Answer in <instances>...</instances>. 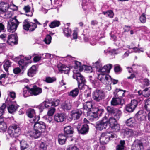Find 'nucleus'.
Returning a JSON list of instances; mask_svg holds the SVG:
<instances>
[{"instance_id": "f257e3e1", "label": "nucleus", "mask_w": 150, "mask_h": 150, "mask_svg": "<svg viewBox=\"0 0 150 150\" xmlns=\"http://www.w3.org/2000/svg\"><path fill=\"white\" fill-rule=\"evenodd\" d=\"M33 127V130L29 132L28 135L35 139L39 137L42 132L46 128L45 123L42 121H40L35 123Z\"/></svg>"}, {"instance_id": "f03ea898", "label": "nucleus", "mask_w": 150, "mask_h": 150, "mask_svg": "<svg viewBox=\"0 0 150 150\" xmlns=\"http://www.w3.org/2000/svg\"><path fill=\"white\" fill-rule=\"evenodd\" d=\"M75 66L73 70L74 74L73 78L76 79L78 83H85V80L84 77L79 73V71H82L84 65L82 66L80 62L76 61L75 62Z\"/></svg>"}, {"instance_id": "7ed1b4c3", "label": "nucleus", "mask_w": 150, "mask_h": 150, "mask_svg": "<svg viewBox=\"0 0 150 150\" xmlns=\"http://www.w3.org/2000/svg\"><path fill=\"white\" fill-rule=\"evenodd\" d=\"M104 111L103 109L98 108H92L87 112L88 118L91 121L96 120L101 116Z\"/></svg>"}, {"instance_id": "20e7f679", "label": "nucleus", "mask_w": 150, "mask_h": 150, "mask_svg": "<svg viewBox=\"0 0 150 150\" xmlns=\"http://www.w3.org/2000/svg\"><path fill=\"white\" fill-rule=\"evenodd\" d=\"M117 137V135L112 132L103 133L100 138V143L102 144H105L109 142L110 138H116Z\"/></svg>"}, {"instance_id": "39448f33", "label": "nucleus", "mask_w": 150, "mask_h": 150, "mask_svg": "<svg viewBox=\"0 0 150 150\" xmlns=\"http://www.w3.org/2000/svg\"><path fill=\"white\" fill-rule=\"evenodd\" d=\"M19 23V22L16 18V16L10 19L8 22V31L11 33L15 32L18 26Z\"/></svg>"}, {"instance_id": "423d86ee", "label": "nucleus", "mask_w": 150, "mask_h": 150, "mask_svg": "<svg viewBox=\"0 0 150 150\" xmlns=\"http://www.w3.org/2000/svg\"><path fill=\"white\" fill-rule=\"evenodd\" d=\"M8 132L11 137L16 138L21 134L20 128L17 125H13L9 127Z\"/></svg>"}, {"instance_id": "0eeeda50", "label": "nucleus", "mask_w": 150, "mask_h": 150, "mask_svg": "<svg viewBox=\"0 0 150 150\" xmlns=\"http://www.w3.org/2000/svg\"><path fill=\"white\" fill-rule=\"evenodd\" d=\"M105 94L102 90L96 89L93 93V98L96 101L99 102L105 98Z\"/></svg>"}, {"instance_id": "6e6552de", "label": "nucleus", "mask_w": 150, "mask_h": 150, "mask_svg": "<svg viewBox=\"0 0 150 150\" xmlns=\"http://www.w3.org/2000/svg\"><path fill=\"white\" fill-rule=\"evenodd\" d=\"M98 79L103 83H107V81H111L113 84L117 83L118 81L117 80L112 79L110 76L108 75L100 74L98 75Z\"/></svg>"}, {"instance_id": "1a4fd4ad", "label": "nucleus", "mask_w": 150, "mask_h": 150, "mask_svg": "<svg viewBox=\"0 0 150 150\" xmlns=\"http://www.w3.org/2000/svg\"><path fill=\"white\" fill-rule=\"evenodd\" d=\"M23 25L24 30L30 31H33L37 27V25L35 23L29 22L27 20H25L23 22Z\"/></svg>"}, {"instance_id": "9d476101", "label": "nucleus", "mask_w": 150, "mask_h": 150, "mask_svg": "<svg viewBox=\"0 0 150 150\" xmlns=\"http://www.w3.org/2000/svg\"><path fill=\"white\" fill-rule=\"evenodd\" d=\"M107 117L105 116L100 121L97 122L96 126V129L101 131L105 129L107 126Z\"/></svg>"}, {"instance_id": "9b49d317", "label": "nucleus", "mask_w": 150, "mask_h": 150, "mask_svg": "<svg viewBox=\"0 0 150 150\" xmlns=\"http://www.w3.org/2000/svg\"><path fill=\"white\" fill-rule=\"evenodd\" d=\"M112 67V65L109 64L104 66L103 67H101L98 69H96L97 71L100 73V74H98V77L100 74L108 75L107 74L110 72Z\"/></svg>"}, {"instance_id": "f8f14e48", "label": "nucleus", "mask_w": 150, "mask_h": 150, "mask_svg": "<svg viewBox=\"0 0 150 150\" xmlns=\"http://www.w3.org/2000/svg\"><path fill=\"white\" fill-rule=\"evenodd\" d=\"M18 38L16 34L9 35L7 38L6 42L9 45H13L17 44Z\"/></svg>"}, {"instance_id": "ddd939ff", "label": "nucleus", "mask_w": 150, "mask_h": 150, "mask_svg": "<svg viewBox=\"0 0 150 150\" xmlns=\"http://www.w3.org/2000/svg\"><path fill=\"white\" fill-rule=\"evenodd\" d=\"M31 58V57L29 55L25 58H22L18 61V64L20 67L22 69H25L28 63V61Z\"/></svg>"}, {"instance_id": "4468645a", "label": "nucleus", "mask_w": 150, "mask_h": 150, "mask_svg": "<svg viewBox=\"0 0 150 150\" xmlns=\"http://www.w3.org/2000/svg\"><path fill=\"white\" fill-rule=\"evenodd\" d=\"M137 105L136 100H132L131 103L127 105L125 108V110L128 112H132L134 110Z\"/></svg>"}, {"instance_id": "2eb2a0df", "label": "nucleus", "mask_w": 150, "mask_h": 150, "mask_svg": "<svg viewBox=\"0 0 150 150\" xmlns=\"http://www.w3.org/2000/svg\"><path fill=\"white\" fill-rule=\"evenodd\" d=\"M64 132L66 135H69V137H68L69 141H72L73 139L72 138L71 135L74 133L73 128L71 126H68L64 128Z\"/></svg>"}, {"instance_id": "dca6fc26", "label": "nucleus", "mask_w": 150, "mask_h": 150, "mask_svg": "<svg viewBox=\"0 0 150 150\" xmlns=\"http://www.w3.org/2000/svg\"><path fill=\"white\" fill-rule=\"evenodd\" d=\"M82 111L80 109H78L71 111L70 116L74 120H77L79 119L82 114Z\"/></svg>"}, {"instance_id": "f3484780", "label": "nucleus", "mask_w": 150, "mask_h": 150, "mask_svg": "<svg viewBox=\"0 0 150 150\" xmlns=\"http://www.w3.org/2000/svg\"><path fill=\"white\" fill-rule=\"evenodd\" d=\"M132 150H143V147L142 143L135 141L132 146Z\"/></svg>"}, {"instance_id": "a211bd4d", "label": "nucleus", "mask_w": 150, "mask_h": 150, "mask_svg": "<svg viewBox=\"0 0 150 150\" xmlns=\"http://www.w3.org/2000/svg\"><path fill=\"white\" fill-rule=\"evenodd\" d=\"M57 67L58 68L59 71L61 72L62 73H64L67 74L68 73L70 70V69L69 67L62 64H58L57 66Z\"/></svg>"}, {"instance_id": "6ab92c4d", "label": "nucleus", "mask_w": 150, "mask_h": 150, "mask_svg": "<svg viewBox=\"0 0 150 150\" xmlns=\"http://www.w3.org/2000/svg\"><path fill=\"white\" fill-rule=\"evenodd\" d=\"M124 135L127 137H132L134 134V131L129 128H126L123 130Z\"/></svg>"}, {"instance_id": "aec40b11", "label": "nucleus", "mask_w": 150, "mask_h": 150, "mask_svg": "<svg viewBox=\"0 0 150 150\" xmlns=\"http://www.w3.org/2000/svg\"><path fill=\"white\" fill-rule=\"evenodd\" d=\"M136 115L138 120L141 121L146 119V114L143 110H140L138 112Z\"/></svg>"}, {"instance_id": "412c9836", "label": "nucleus", "mask_w": 150, "mask_h": 150, "mask_svg": "<svg viewBox=\"0 0 150 150\" xmlns=\"http://www.w3.org/2000/svg\"><path fill=\"white\" fill-rule=\"evenodd\" d=\"M9 8L8 4L7 3L1 2L0 3V13L6 12Z\"/></svg>"}, {"instance_id": "4be33fe9", "label": "nucleus", "mask_w": 150, "mask_h": 150, "mask_svg": "<svg viewBox=\"0 0 150 150\" xmlns=\"http://www.w3.org/2000/svg\"><path fill=\"white\" fill-rule=\"evenodd\" d=\"M15 102H11V103L8 104L10 105L8 108V109L9 113L12 114L18 108L17 106L16 105Z\"/></svg>"}, {"instance_id": "5701e85b", "label": "nucleus", "mask_w": 150, "mask_h": 150, "mask_svg": "<svg viewBox=\"0 0 150 150\" xmlns=\"http://www.w3.org/2000/svg\"><path fill=\"white\" fill-rule=\"evenodd\" d=\"M37 68L35 65L32 66L28 71L27 75L30 77H32L36 74Z\"/></svg>"}, {"instance_id": "b1692460", "label": "nucleus", "mask_w": 150, "mask_h": 150, "mask_svg": "<svg viewBox=\"0 0 150 150\" xmlns=\"http://www.w3.org/2000/svg\"><path fill=\"white\" fill-rule=\"evenodd\" d=\"M32 96L33 95L36 96L40 94L42 92V90L41 88L38 87L36 86H33V88H31Z\"/></svg>"}, {"instance_id": "393cba45", "label": "nucleus", "mask_w": 150, "mask_h": 150, "mask_svg": "<svg viewBox=\"0 0 150 150\" xmlns=\"http://www.w3.org/2000/svg\"><path fill=\"white\" fill-rule=\"evenodd\" d=\"M32 93L31 88H30L28 86H25L23 89V95L25 97L32 96Z\"/></svg>"}, {"instance_id": "a878e982", "label": "nucleus", "mask_w": 150, "mask_h": 150, "mask_svg": "<svg viewBox=\"0 0 150 150\" xmlns=\"http://www.w3.org/2000/svg\"><path fill=\"white\" fill-rule=\"evenodd\" d=\"M68 137H67L63 134H59L58 137V141L59 143L61 145L64 144L66 142V140L68 139Z\"/></svg>"}, {"instance_id": "bb28decb", "label": "nucleus", "mask_w": 150, "mask_h": 150, "mask_svg": "<svg viewBox=\"0 0 150 150\" xmlns=\"http://www.w3.org/2000/svg\"><path fill=\"white\" fill-rule=\"evenodd\" d=\"M16 97V93L14 92H10L8 96L6 99V103H11L12 100H14Z\"/></svg>"}, {"instance_id": "cd10ccee", "label": "nucleus", "mask_w": 150, "mask_h": 150, "mask_svg": "<svg viewBox=\"0 0 150 150\" xmlns=\"http://www.w3.org/2000/svg\"><path fill=\"white\" fill-rule=\"evenodd\" d=\"M122 100L119 97L113 98L111 101V105L116 106L121 104Z\"/></svg>"}, {"instance_id": "c85d7f7f", "label": "nucleus", "mask_w": 150, "mask_h": 150, "mask_svg": "<svg viewBox=\"0 0 150 150\" xmlns=\"http://www.w3.org/2000/svg\"><path fill=\"white\" fill-rule=\"evenodd\" d=\"M64 117V115L63 114H57L54 116V120L57 122H63Z\"/></svg>"}, {"instance_id": "c756f323", "label": "nucleus", "mask_w": 150, "mask_h": 150, "mask_svg": "<svg viewBox=\"0 0 150 150\" xmlns=\"http://www.w3.org/2000/svg\"><path fill=\"white\" fill-rule=\"evenodd\" d=\"M89 130L88 126L87 125H83L82 127L79 130L78 132L79 133L82 134H85L87 133Z\"/></svg>"}, {"instance_id": "7c9ffc66", "label": "nucleus", "mask_w": 150, "mask_h": 150, "mask_svg": "<svg viewBox=\"0 0 150 150\" xmlns=\"http://www.w3.org/2000/svg\"><path fill=\"white\" fill-rule=\"evenodd\" d=\"M61 108L65 111H67L71 109V103L68 102L63 103L61 105Z\"/></svg>"}, {"instance_id": "2f4dec72", "label": "nucleus", "mask_w": 150, "mask_h": 150, "mask_svg": "<svg viewBox=\"0 0 150 150\" xmlns=\"http://www.w3.org/2000/svg\"><path fill=\"white\" fill-rule=\"evenodd\" d=\"M107 120V124L108 123L110 127H112L113 126L117 123V120L113 117H110L108 120Z\"/></svg>"}, {"instance_id": "473e14b6", "label": "nucleus", "mask_w": 150, "mask_h": 150, "mask_svg": "<svg viewBox=\"0 0 150 150\" xmlns=\"http://www.w3.org/2000/svg\"><path fill=\"white\" fill-rule=\"evenodd\" d=\"M126 91H123L122 89H116L114 92V94L115 95H116L117 96L119 97H122L124 96L125 92Z\"/></svg>"}, {"instance_id": "72a5a7b5", "label": "nucleus", "mask_w": 150, "mask_h": 150, "mask_svg": "<svg viewBox=\"0 0 150 150\" xmlns=\"http://www.w3.org/2000/svg\"><path fill=\"white\" fill-rule=\"evenodd\" d=\"M79 92V90L78 88H76L74 89L68 93L69 96L73 97H76L78 95Z\"/></svg>"}, {"instance_id": "f704fd0d", "label": "nucleus", "mask_w": 150, "mask_h": 150, "mask_svg": "<svg viewBox=\"0 0 150 150\" xmlns=\"http://www.w3.org/2000/svg\"><path fill=\"white\" fill-rule=\"evenodd\" d=\"M7 128L6 123L0 118V132L5 131L6 129Z\"/></svg>"}, {"instance_id": "c9c22d12", "label": "nucleus", "mask_w": 150, "mask_h": 150, "mask_svg": "<svg viewBox=\"0 0 150 150\" xmlns=\"http://www.w3.org/2000/svg\"><path fill=\"white\" fill-rule=\"evenodd\" d=\"M144 109L147 111H150V99L144 100Z\"/></svg>"}, {"instance_id": "e433bc0d", "label": "nucleus", "mask_w": 150, "mask_h": 150, "mask_svg": "<svg viewBox=\"0 0 150 150\" xmlns=\"http://www.w3.org/2000/svg\"><path fill=\"white\" fill-rule=\"evenodd\" d=\"M25 12L27 13L26 15L29 16H31L33 15V12L32 11L30 12V7L29 5L25 6L23 8Z\"/></svg>"}, {"instance_id": "4c0bfd02", "label": "nucleus", "mask_w": 150, "mask_h": 150, "mask_svg": "<svg viewBox=\"0 0 150 150\" xmlns=\"http://www.w3.org/2000/svg\"><path fill=\"white\" fill-rule=\"evenodd\" d=\"M121 113L122 112L120 110L117 109L115 112L112 115V117H114V118H115V120H117L121 116Z\"/></svg>"}, {"instance_id": "58836bf2", "label": "nucleus", "mask_w": 150, "mask_h": 150, "mask_svg": "<svg viewBox=\"0 0 150 150\" xmlns=\"http://www.w3.org/2000/svg\"><path fill=\"white\" fill-rule=\"evenodd\" d=\"M26 114L28 117L30 118L33 117L35 115V110L32 109H28L27 111Z\"/></svg>"}, {"instance_id": "ea45409f", "label": "nucleus", "mask_w": 150, "mask_h": 150, "mask_svg": "<svg viewBox=\"0 0 150 150\" xmlns=\"http://www.w3.org/2000/svg\"><path fill=\"white\" fill-rule=\"evenodd\" d=\"M126 123L128 126H133L135 124V120L134 118L131 117L127 119L126 121Z\"/></svg>"}, {"instance_id": "a19ab883", "label": "nucleus", "mask_w": 150, "mask_h": 150, "mask_svg": "<svg viewBox=\"0 0 150 150\" xmlns=\"http://www.w3.org/2000/svg\"><path fill=\"white\" fill-rule=\"evenodd\" d=\"M56 80V78L55 77H50L47 76L46 77L44 81L48 83H51L55 82Z\"/></svg>"}, {"instance_id": "79ce46f5", "label": "nucleus", "mask_w": 150, "mask_h": 150, "mask_svg": "<svg viewBox=\"0 0 150 150\" xmlns=\"http://www.w3.org/2000/svg\"><path fill=\"white\" fill-rule=\"evenodd\" d=\"M84 108L87 110L91 109L92 107V105L91 102L90 101H87L83 104Z\"/></svg>"}, {"instance_id": "37998d69", "label": "nucleus", "mask_w": 150, "mask_h": 150, "mask_svg": "<svg viewBox=\"0 0 150 150\" xmlns=\"http://www.w3.org/2000/svg\"><path fill=\"white\" fill-rule=\"evenodd\" d=\"M120 144L118 145L116 147V150H125L124 145L125 144V141L121 140Z\"/></svg>"}, {"instance_id": "c03bdc74", "label": "nucleus", "mask_w": 150, "mask_h": 150, "mask_svg": "<svg viewBox=\"0 0 150 150\" xmlns=\"http://www.w3.org/2000/svg\"><path fill=\"white\" fill-rule=\"evenodd\" d=\"M20 144L21 148V150H24L28 147V145L27 142L25 140H22L20 142Z\"/></svg>"}, {"instance_id": "a18cd8bd", "label": "nucleus", "mask_w": 150, "mask_h": 150, "mask_svg": "<svg viewBox=\"0 0 150 150\" xmlns=\"http://www.w3.org/2000/svg\"><path fill=\"white\" fill-rule=\"evenodd\" d=\"M60 24V22L59 21L55 20L52 22L49 25V26L51 28H53L55 27L58 26Z\"/></svg>"}, {"instance_id": "49530a36", "label": "nucleus", "mask_w": 150, "mask_h": 150, "mask_svg": "<svg viewBox=\"0 0 150 150\" xmlns=\"http://www.w3.org/2000/svg\"><path fill=\"white\" fill-rule=\"evenodd\" d=\"M142 94L144 97H149L150 96V87L144 90L142 92Z\"/></svg>"}, {"instance_id": "de8ad7c7", "label": "nucleus", "mask_w": 150, "mask_h": 150, "mask_svg": "<svg viewBox=\"0 0 150 150\" xmlns=\"http://www.w3.org/2000/svg\"><path fill=\"white\" fill-rule=\"evenodd\" d=\"M11 62L9 60H7L5 62L4 64V67L6 71H8V68L11 67Z\"/></svg>"}, {"instance_id": "09e8293b", "label": "nucleus", "mask_w": 150, "mask_h": 150, "mask_svg": "<svg viewBox=\"0 0 150 150\" xmlns=\"http://www.w3.org/2000/svg\"><path fill=\"white\" fill-rule=\"evenodd\" d=\"M103 13L104 15L107 14L108 16L110 18H112L114 15V13L113 11L110 10L106 12H103Z\"/></svg>"}, {"instance_id": "8fccbe9b", "label": "nucleus", "mask_w": 150, "mask_h": 150, "mask_svg": "<svg viewBox=\"0 0 150 150\" xmlns=\"http://www.w3.org/2000/svg\"><path fill=\"white\" fill-rule=\"evenodd\" d=\"M102 64L101 61L98 60L93 64V66L97 69L101 68L102 67Z\"/></svg>"}, {"instance_id": "3c124183", "label": "nucleus", "mask_w": 150, "mask_h": 150, "mask_svg": "<svg viewBox=\"0 0 150 150\" xmlns=\"http://www.w3.org/2000/svg\"><path fill=\"white\" fill-rule=\"evenodd\" d=\"M64 32L65 35L67 37L70 36L71 34V30L69 28H65L64 30Z\"/></svg>"}, {"instance_id": "603ef678", "label": "nucleus", "mask_w": 150, "mask_h": 150, "mask_svg": "<svg viewBox=\"0 0 150 150\" xmlns=\"http://www.w3.org/2000/svg\"><path fill=\"white\" fill-rule=\"evenodd\" d=\"M107 111L110 114H111L112 115L115 112V111L117 110L113 107L110 106H108L106 108Z\"/></svg>"}, {"instance_id": "864d4df0", "label": "nucleus", "mask_w": 150, "mask_h": 150, "mask_svg": "<svg viewBox=\"0 0 150 150\" xmlns=\"http://www.w3.org/2000/svg\"><path fill=\"white\" fill-rule=\"evenodd\" d=\"M30 121L32 123H35L37 122L39 120L40 117H39L36 116L35 115V116H33V117L30 118Z\"/></svg>"}, {"instance_id": "5fc2aeb1", "label": "nucleus", "mask_w": 150, "mask_h": 150, "mask_svg": "<svg viewBox=\"0 0 150 150\" xmlns=\"http://www.w3.org/2000/svg\"><path fill=\"white\" fill-rule=\"evenodd\" d=\"M59 102L60 101L59 100L57 99H54L51 101V106L54 107L57 106L59 105Z\"/></svg>"}, {"instance_id": "6e6d98bb", "label": "nucleus", "mask_w": 150, "mask_h": 150, "mask_svg": "<svg viewBox=\"0 0 150 150\" xmlns=\"http://www.w3.org/2000/svg\"><path fill=\"white\" fill-rule=\"evenodd\" d=\"M66 150H79V149L76 146L71 145L67 146Z\"/></svg>"}, {"instance_id": "4d7b16f0", "label": "nucleus", "mask_w": 150, "mask_h": 150, "mask_svg": "<svg viewBox=\"0 0 150 150\" xmlns=\"http://www.w3.org/2000/svg\"><path fill=\"white\" fill-rule=\"evenodd\" d=\"M52 38L49 35H47L44 40L45 43L47 44H49L51 42Z\"/></svg>"}, {"instance_id": "13d9d810", "label": "nucleus", "mask_w": 150, "mask_h": 150, "mask_svg": "<svg viewBox=\"0 0 150 150\" xmlns=\"http://www.w3.org/2000/svg\"><path fill=\"white\" fill-rule=\"evenodd\" d=\"M55 111V108H50L48 111L47 113V115L48 116H52Z\"/></svg>"}, {"instance_id": "bf43d9fd", "label": "nucleus", "mask_w": 150, "mask_h": 150, "mask_svg": "<svg viewBox=\"0 0 150 150\" xmlns=\"http://www.w3.org/2000/svg\"><path fill=\"white\" fill-rule=\"evenodd\" d=\"M112 129L115 132H117L120 129V127L119 125L117 123L116 124L114 125L112 127H111Z\"/></svg>"}, {"instance_id": "052dcab7", "label": "nucleus", "mask_w": 150, "mask_h": 150, "mask_svg": "<svg viewBox=\"0 0 150 150\" xmlns=\"http://www.w3.org/2000/svg\"><path fill=\"white\" fill-rule=\"evenodd\" d=\"M47 145L46 143L42 142L40 145L39 149L40 150H46L47 149Z\"/></svg>"}, {"instance_id": "680f3d73", "label": "nucleus", "mask_w": 150, "mask_h": 150, "mask_svg": "<svg viewBox=\"0 0 150 150\" xmlns=\"http://www.w3.org/2000/svg\"><path fill=\"white\" fill-rule=\"evenodd\" d=\"M140 21L143 23H145L146 21L145 14L143 13L140 17Z\"/></svg>"}, {"instance_id": "e2e57ef3", "label": "nucleus", "mask_w": 150, "mask_h": 150, "mask_svg": "<svg viewBox=\"0 0 150 150\" xmlns=\"http://www.w3.org/2000/svg\"><path fill=\"white\" fill-rule=\"evenodd\" d=\"M45 108H48L51 106V101L48 100H46L43 102Z\"/></svg>"}, {"instance_id": "0e129e2a", "label": "nucleus", "mask_w": 150, "mask_h": 150, "mask_svg": "<svg viewBox=\"0 0 150 150\" xmlns=\"http://www.w3.org/2000/svg\"><path fill=\"white\" fill-rule=\"evenodd\" d=\"M6 108V105L4 104H3L2 106L0 107V116L3 115Z\"/></svg>"}, {"instance_id": "69168bd1", "label": "nucleus", "mask_w": 150, "mask_h": 150, "mask_svg": "<svg viewBox=\"0 0 150 150\" xmlns=\"http://www.w3.org/2000/svg\"><path fill=\"white\" fill-rule=\"evenodd\" d=\"M36 108L39 109L40 112H41L43 111V110L45 107L43 102L41 104L37 106Z\"/></svg>"}, {"instance_id": "338daca9", "label": "nucleus", "mask_w": 150, "mask_h": 150, "mask_svg": "<svg viewBox=\"0 0 150 150\" xmlns=\"http://www.w3.org/2000/svg\"><path fill=\"white\" fill-rule=\"evenodd\" d=\"M81 125V122H76L74 124V127L77 129L78 132H79V130L80 129V127Z\"/></svg>"}, {"instance_id": "774afa93", "label": "nucleus", "mask_w": 150, "mask_h": 150, "mask_svg": "<svg viewBox=\"0 0 150 150\" xmlns=\"http://www.w3.org/2000/svg\"><path fill=\"white\" fill-rule=\"evenodd\" d=\"M145 130L147 132H150V124H146L144 127Z\"/></svg>"}]
</instances>
